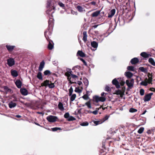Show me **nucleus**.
Listing matches in <instances>:
<instances>
[{
  "label": "nucleus",
  "instance_id": "nucleus-62",
  "mask_svg": "<svg viewBox=\"0 0 155 155\" xmlns=\"http://www.w3.org/2000/svg\"><path fill=\"white\" fill-rule=\"evenodd\" d=\"M92 113L94 115H97L98 113V110H95L92 111Z\"/></svg>",
  "mask_w": 155,
  "mask_h": 155
},
{
  "label": "nucleus",
  "instance_id": "nucleus-16",
  "mask_svg": "<svg viewBox=\"0 0 155 155\" xmlns=\"http://www.w3.org/2000/svg\"><path fill=\"white\" fill-rule=\"evenodd\" d=\"M148 79H147V82L149 84H152V75L151 74L149 73L148 74Z\"/></svg>",
  "mask_w": 155,
  "mask_h": 155
},
{
  "label": "nucleus",
  "instance_id": "nucleus-3",
  "mask_svg": "<svg viewBox=\"0 0 155 155\" xmlns=\"http://www.w3.org/2000/svg\"><path fill=\"white\" fill-rule=\"evenodd\" d=\"M52 30V29L48 28L44 32L45 36L47 41L51 40L50 38H51Z\"/></svg>",
  "mask_w": 155,
  "mask_h": 155
},
{
  "label": "nucleus",
  "instance_id": "nucleus-47",
  "mask_svg": "<svg viewBox=\"0 0 155 155\" xmlns=\"http://www.w3.org/2000/svg\"><path fill=\"white\" fill-rule=\"evenodd\" d=\"M140 94L141 96H143L144 94V90L143 89H141L140 91Z\"/></svg>",
  "mask_w": 155,
  "mask_h": 155
},
{
  "label": "nucleus",
  "instance_id": "nucleus-58",
  "mask_svg": "<svg viewBox=\"0 0 155 155\" xmlns=\"http://www.w3.org/2000/svg\"><path fill=\"white\" fill-rule=\"evenodd\" d=\"M122 91L120 90H117L116 91V93H115L117 95L120 94L121 92Z\"/></svg>",
  "mask_w": 155,
  "mask_h": 155
},
{
  "label": "nucleus",
  "instance_id": "nucleus-37",
  "mask_svg": "<svg viewBox=\"0 0 155 155\" xmlns=\"http://www.w3.org/2000/svg\"><path fill=\"white\" fill-rule=\"evenodd\" d=\"M77 8L78 11L80 12H82L83 11V8L80 6L78 5L77 7Z\"/></svg>",
  "mask_w": 155,
  "mask_h": 155
},
{
  "label": "nucleus",
  "instance_id": "nucleus-46",
  "mask_svg": "<svg viewBox=\"0 0 155 155\" xmlns=\"http://www.w3.org/2000/svg\"><path fill=\"white\" fill-rule=\"evenodd\" d=\"M72 71H71L69 72H67L65 73V75L67 76V77H70Z\"/></svg>",
  "mask_w": 155,
  "mask_h": 155
},
{
  "label": "nucleus",
  "instance_id": "nucleus-1",
  "mask_svg": "<svg viewBox=\"0 0 155 155\" xmlns=\"http://www.w3.org/2000/svg\"><path fill=\"white\" fill-rule=\"evenodd\" d=\"M55 8L54 6H52L46 11L47 14L49 15L51 14V18L49 17V19L48 21V28H50L51 29H53L54 23V20L53 18V16L52 14L54 12V11H53L51 12V11L52 10H54Z\"/></svg>",
  "mask_w": 155,
  "mask_h": 155
},
{
  "label": "nucleus",
  "instance_id": "nucleus-50",
  "mask_svg": "<svg viewBox=\"0 0 155 155\" xmlns=\"http://www.w3.org/2000/svg\"><path fill=\"white\" fill-rule=\"evenodd\" d=\"M82 126H87L88 125V123L87 122H83L80 124Z\"/></svg>",
  "mask_w": 155,
  "mask_h": 155
},
{
  "label": "nucleus",
  "instance_id": "nucleus-38",
  "mask_svg": "<svg viewBox=\"0 0 155 155\" xmlns=\"http://www.w3.org/2000/svg\"><path fill=\"white\" fill-rule=\"evenodd\" d=\"M144 127H141L137 131V132L140 134H141L144 131Z\"/></svg>",
  "mask_w": 155,
  "mask_h": 155
},
{
  "label": "nucleus",
  "instance_id": "nucleus-63",
  "mask_svg": "<svg viewBox=\"0 0 155 155\" xmlns=\"http://www.w3.org/2000/svg\"><path fill=\"white\" fill-rule=\"evenodd\" d=\"M90 4L94 6H95L96 5V2H95L94 1L92 2H90Z\"/></svg>",
  "mask_w": 155,
  "mask_h": 155
},
{
  "label": "nucleus",
  "instance_id": "nucleus-18",
  "mask_svg": "<svg viewBox=\"0 0 155 155\" xmlns=\"http://www.w3.org/2000/svg\"><path fill=\"white\" fill-rule=\"evenodd\" d=\"M45 64V62L44 61H42L40 63L39 67L38 70L39 71H41L44 68Z\"/></svg>",
  "mask_w": 155,
  "mask_h": 155
},
{
  "label": "nucleus",
  "instance_id": "nucleus-11",
  "mask_svg": "<svg viewBox=\"0 0 155 155\" xmlns=\"http://www.w3.org/2000/svg\"><path fill=\"white\" fill-rule=\"evenodd\" d=\"M15 84L18 88H21L22 83L20 80L17 79L15 82Z\"/></svg>",
  "mask_w": 155,
  "mask_h": 155
},
{
  "label": "nucleus",
  "instance_id": "nucleus-61",
  "mask_svg": "<svg viewBox=\"0 0 155 155\" xmlns=\"http://www.w3.org/2000/svg\"><path fill=\"white\" fill-rule=\"evenodd\" d=\"M71 76L73 78H78V76H77V75H75L72 74H71Z\"/></svg>",
  "mask_w": 155,
  "mask_h": 155
},
{
  "label": "nucleus",
  "instance_id": "nucleus-53",
  "mask_svg": "<svg viewBox=\"0 0 155 155\" xmlns=\"http://www.w3.org/2000/svg\"><path fill=\"white\" fill-rule=\"evenodd\" d=\"M52 130L53 131H55L58 130H60L61 128L59 127H55L51 128Z\"/></svg>",
  "mask_w": 155,
  "mask_h": 155
},
{
  "label": "nucleus",
  "instance_id": "nucleus-48",
  "mask_svg": "<svg viewBox=\"0 0 155 155\" xmlns=\"http://www.w3.org/2000/svg\"><path fill=\"white\" fill-rule=\"evenodd\" d=\"M137 111V110L133 108H130L129 110V111L130 112L134 113L136 112Z\"/></svg>",
  "mask_w": 155,
  "mask_h": 155
},
{
  "label": "nucleus",
  "instance_id": "nucleus-6",
  "mask_svg": "<svg viewBox=\"0 0 155 155\" xmlns=\"http://www.w3.org/2000/svg\"><path fill=\"white\" fill-rule=\"evenodd\" d=\"M126 83L129 88H131L133 87L134 84V79H131L130 80H127L126 81Z\"/></svg>",
  "mask_w": 155,
  "mask_h": 155
},
{
  "label": "nucleus",
  "instance_id": "nucleus-27",
  "mask_svg": "<svg viewBox=\"0 0 155 155\" xmlns=\"http://www.w3.org/2000/svg\"><path fill=\"white\" fill-rule=\"evenodd\" d=\"M148 61L151 64L155 66V62L153 58H149L148 59Z\"/></svg>",
  "mask_w": 155,
  "mask_h": 155
},
{
  "label": "nucleus",
  "instance_id": "nucleus-52",
  "mask_svg": "<svg viewBox=\"0 0 155 155\" xmlns=\"http://www.w3.org/2000/svg\"><path fill=\"white\" fill-rule=\"evenodd\" d=\"M70 116V114L69 113L67 112L65 113L64 115V117L65 118L68 119Z\"/></svg>",
  "mask_w": 155,
  "mask_h": 155
},
{
  "label": "nucleus",
  "instance_id": "nucleus-2",
  "mask_svg": "<svg viewBox=\"0 0 155 155\" xmlns=\"http://www.w3.org/2000/svg\"><path fill=\"white\" fill-rule=\"evenodd\" d=\"M114 21L116 25L118 24L120 26L124 25L125 24V21L122 16L119 15L117 18V17L114 19Z\"/></svg>",
  "mask_w": 155,
  "mask_h": 155
},
{
  "label": "nucleus",
  "instance_id": "nucleus-20",
  "mask_svg": "<svg viewBox=\"0 0 155 155\" xmlns=\"http://www.w3.org/2000/svg\"><path fill=\"white\" fill-rule=\"evenodd\" d=\"M16 105V103L13 102L12 101H11L8 104V106L10 108L15 107Z\"/></svg>",
  "mask_w": 155,
  "mask_h": 155
},
{
  "label": "nucleus",
  "instance_id": "nucleus-15",
  "mask_svg": "<svg viewBox=\"0 0 155 155\" xmlns=\"http://www.w3.org/2000/svg\"><path fill=\"white\" fill-rule=\"evenodd\" d=\"M140 55L142 57L145 59L151 56V54H148L146 52H142L140 54Z\"/></svg>",
  "mask_w": 155,
  "mask_h": 155
},
{
  "label": "nucleus",
  "instance_id": "nucleus-13",
  "mask_svg": "<svg viewBox=\"0 0 155 155\" xmlns=\"http://www.w3.org/2000/svg\"><path fill=\"white\" fill-rule=\"evenodd\" d=\"M116 10L114 9H112L108 14V18H112L115 14Z\"/></svg>",
  "mask_w": 155,
  "mask_h": 155
},
{
  "label": "nucleus",
  "instance_id": "nucleus-26",
  "mask_svg": "<svg viewBox=\"0 0 155 155\" xmlns=\"http://www.w3.org/2000/svg\"><path fill=\"white\" fill-rule=\"evenodd\" d=\"M58 108L61 111H63L64 110V107H63L62 103L61 102H59L58 105Z\"/></svg>",
  "mask_w": 155,
  "mask_h": 155
},
{
  "label": "nucleus",
  "instance_id": "nucleus-17",
  "mask_svg": "<svg viewBox=\"0 0 155 155\" xmlns=\"http://www.w3.org/2000/svg\"><path fill=\"white\" fill-rule=\"evenodd\" d=\"M11 75L13 77H17L18 75V72L15 70H11Z\"/></svg>",
  "mask_w": 155,
  "mask_h": 155
},
{
  "label": "nucleus",
  "instance_id": "nucleus-28",
  "mask_svg": "<svg viewBox=\"0 0 155 155\" xmlns=\"http://www.w3.org/2000/svg\"><path fill=\"white\" fill-rule=\"evenodd\" d=\"M37 77L40 80H43V78L42 75V73L41 71L38 72V73Z\"/></svg>",
  "mask_w": 155,
  "mask_h": 155
},
{
  "label": "nucleus",
  "instance_id": "nucleus-22",
  "mask_svg": "<svg viewBox=\"0 0 155 155\" xmlns=\"http://www.w3.org/2000/svg\"><path fill=\"white\" fill-rule=\"evenodd\" d=\"M125 75L128 78H130L133 75V74L130 71H127L125 72Z\"/></svg>",
  "mask_w": 155,
  "mask_h": 155
},
{
  "label": "nucleus",
  "instance_id": "nucleus-49",
  "mask_svg": "<svg viewBox=\"0 0 155 155\" xmlns=\"http://www.w3.org/2000/svg\"><path fill=\"white\" fill-rule=\"evenodd\" d=\"M139 69L143 72H145L146 71V69L143 67H140L139 68Z\"/></svg>",
  "mask_w": 155,
  "mask_h": 155
},
{
  "label": "nucleus",
  "instance_id": "nucleus-30",
  "mask_svg": "<svg viewBox=\"0 0 155 155\" xmlns=\"http://www.w3.org/2000/svg\"><path fill=\"white\" fill-rule=\"evenodd\" d=\"M147 78H146V79L144 80V81H142L140 83V84L142 85L147 86L148 85V82L147 81Z\"/></svg>",
  "mask_w": 155,
  "mask_h": 155
},
{
  "label": "nucleus",
  "instance_id": "nucleus-39",
  "mask_svg": "<svg viewBox=\"0 0 155 155\" xmlns=\"http://www.w3.org/2000/svg\"><path fill=\"white\" fill-rule=\"evenodd\" d=\"M44 73L45 75H49L51 74L50 71L48 70H46L44 72Z\"/></svg>",
  "mask_w": 155,
  "mask_h": 155
},
{
  "label": "nucleus",
  "instance_id": "nucleus-29",
  "mask_svg": "<svg viewBox=\"0 0 155 155\" xmlns=\"http://www.w3.org/2000/svg\"><path fill=\"white\" fill-rule=\"evenodd\" d=\"M91 46L94 48H96L98 46V43L95 41L91 42Z\"/></svg>",
  "mask_w": 155,
  "mask_h": 155
},
{
  "label": "nucleus",
  "instance_id": "nucleus-32",
  "mask_svg": "<svg viewBox=\"0 0 155 155\" xmlns=\"http://www.w3.org/2000/svg\"><path fill=\"white\" fill-rule=\"evenodd\" d=\"M71 97L70 98V102L71 101L72 102L73 101L76 97V94H73L71 96Z\"/></svg>",
  "mask_w": 155,
  "mask_h": 155
},
{
  "label": "nucleus",
  "instance_id": "nucleus-55",
  "mask_svg": "<svg viewBox=\"0 0 155 155\" xmlns=\"http://www.w3.org/2000/svg\"><path fill=\"white\" fill-rule=\"evenodd\" d=\"M82 97L85 100H87L88 98L89 97L88 96L87 94H85Z\"/></svg>",
  "mask_w": 155,
  "mask_h": 155
},
{
  "label": "nucleus",
  "instance_id": "nucleus-36",
  "mask_svg": "<svg viewBox=\"0 0 155 155\" xmlns=\"http://www.w3.org/2000/svg\"><path fill=\"white\" fill-rule=\"evenodd\" d=\"M127 69L128 70L131 71H134V67L133 66H128L127 67Z\"/></svg>",
  "mask_w": 155,
  "mask_h": 155
},
{
  "label": "nucleus",
  "instance_id": "nucleus-59",
  "mask_svg": "<svg viewBox=\"0 0 155 155\" xmlns=\"http://www.w3.org/2000/svg\"><path fill=\"white\" fill-rule=\"evenodd\" d=\"M105 140H104V141H103L102 142V148H104L105 150H106V149L105 147Z\"/></svg>",
  "mask_w": 155,
  "mask_h": 155
},
{
  "label": "nucleus",
  "instance_id": "nucleus-60",
  "mask_svg": "<svg viewBox=\"0 0 155 155\" xmlns=\"http://www.w3.org/2000/svg\"><path fill=\"white\" fill-rule=\"evenodd\" d=\"M101 108H102L103 110H104L105 109L107 108V107H103V106H101L99 108H96V109H97V110H99Z\"/></svg>",
  "mask_w": 155,
  "mask_h": 155
},
{
  "label": "nucleus",
  "instance_id": "nucleus-25",
  "mask_svg": "<svg viewBox=\"0 0 155 155\" xmlns=\"http://www.w3.org/2000/svg\"><path fill=\"white\" fill-rule=\"evenodd\" d=\"M100 11H97L93 12L91 15V16L92 17H96L100 13Z\"/></svg>",
  "mask_w": 155,
  "mask_h": 155
},
{
  "label": "nucleus",
  "instance_id": "nucleus-12",
  "mask_svg": "<svg viewBox=\"0 0 155 155\" xmlns=\"http://www.w3.org/2000/svg\"><path fill=\"white\" fill-rule=\"evenodd\" d=\"M130 62L132 64H136L139 62V60L137 58H134L131 59Z\"/></svg>",
  "mask_w": 155,
  "mask_h": 155
},
{
  "label": "nucleus",
  "instance_id": "nucleus-7",
  "mask_svg": "<svg viewBox=\"0 0 155 155\" xmlns=\"http://www.w3.org/2000/svg\"><path fill=\"white\" fill-rule=\"evenodd\" d=\"M95 101L97 102L99 101L104 102L106 99V98L104 97H99L98 96H96L94 97Z\"/></svg>",
  "mask_w": 155,
  "mask_h": 155
},
{
  "label": "nucleus",
  "instance_id": "nucleus-21",
  "mask_svg": "<svg viewBox=\"0 0 155 155\" xmlns=\"http://www.w3.org/2000/svg\"><path fill=\"white\" fill-rule=\"evenodd\" d=\"M15 46L10 45H6V47L9 51H13L15 48Z\"/></svg>",
  "mask_w": 155,
  "mask_h": 155
},
{
  "label": "nucleus",
  "instance_id": "nucleus-34",
  "mask_svg": "<svg viewBox=\"0 0 155 155\" xmlns=\"http://www.w3.org/2000/svg\"><path fill=\"white\" fill-rule=\"evenodd\" d=\"M48 87L50 88H53L55 87L54 83H52L51 81H50V82L49 83L48 85Z\"/></svg>",
  "mask_w": 155,
  "mask_h": 155
},
{
  "label": "nucleus",
  "instance_id": "nucleus-5",
  "mask_svg": "<svg viewBox=\"0 0 155 155\" xmlns=\"http://www.w3.org/2000/svg\"><path fill=\"white\" fill-rule=\"evenodd\" d=\"M7 64L9 67H12L15 64V61L14 58H10L7 60Z\"/></svg>",
  "mask_w": 155,
  "mask_h": 155
},
{
  "label": "nucleus",
  "instance_id": "nucleus-33",
  "mask_svg": "<svg viewBox=\"0 0 155 155\" xmlns=\"http://www.w3.org/2000/svg\"><path fill=\"white\" fill-rule=\"evenodd\" d=\"M83 82L85 86H87L88 84V81L86 78H84L83 79Z\"/></svg>",
  "mask_w": 155,
  "mask_h": 155
},
{
  "label": "nucleus",
  "instance_id": "nucleus-8",
  "mask_svg": "<svg viewBox=\"0 0 155 155\" xmlns=\"http://www.w3.org/2000/svg\"><path fill=\"white\" fill-rule=\"evenodd\" d=\"M153 93H151L145 95L143 98L144 101L145 102H146L150 101L152 95H153Z\"/></svg>",
  "mask_w": 155,
  "mask_h": 155
},
{
  "label": "nucleus",
  "instance_id": "nucleus-42",
  "mask_svg": "<svg viewBox=\"0 0 155 155\" xmlns=\"http://www.w3.org/2000/svg\"><path fill=\"white\" fill-rule=\"evenodd\" d=\"M76 120L75 118L72 116H70L68 119V121H74Z\"/></svg>",
  "mask_w": 155,
  "mask_h": 155
},
{
  "label": "nucleus",
  "instance_id": "nucleus-51",
  "mask_svg": "<svg viewBox=\"0 0 155 155\" xmlns=\"http://www.w3.org/2000/svg\"><path fill=\"white\" fill-rule=\"evenodd\" d=\"M80 68H81V67L80 66L77 65V66H75L74 67H73V68H72V70H73L76 71V69L77 68L80 70Z\"/></svg>",
  "mask_w": 155,
  "mask_h": 155
},
{
  "label": "nucleus",
  "instance_id": "nucleus-41",
  "mask_svg": "<svg viewBox=\"0 0 155 155\" xmlns=\"http://www.w3.org/2000/svg\"><path fill=\"white\" fill-rule=\"evenodd\" d=\"M100 155H106L107 153L105 151L101 149L100 150Z\"/></svg>",
  "mask_w": 155,
  "mask_h": 155
},
{
  "label": "nucleus",
  "instance_id": "nucleus-24",
  "mask_svg": "<svg viewBox=\"0 0 155 155\" xmlns=\"http://www.w3.org/2000/svg\"><path fill=\"white\" fill-rule=\"evenodd\" d=\"M83 40L85 42L87 41V32L86 31H84L83 33Z\"/></svg>",
  "mask_w": 155,
  "mask_h": 155
},
{
  "label": "nucleus",
  "instance_id": "nucleus-40",
  "mask_svg": "<svg viewBox=\"0 0 155 155\" xmlns=\"http://www.w3.org/2000/svg\"><path fill=\"white\" fill-rule=\"evenodd\" d=\"M69 95L70 96L72 94V93L73 91V89L72 87L71 86L69 90Z\"/></svg>",
  "mask_w": 155,
  "mask_h": 155
},
{
  "label": "nucleus",
  "instance_id": "nucleus-19",
  "mask_svg": "<svg viewBox=\"0 0 155 155\" xmlns=\"http://www.w3.org/2000/svg\"><path fill=\"white\" fill-rule=\"evenodd\" d=\"M50 82V81L49 80H46L45 81L42 83L41 84V86L42 87H47L48 86L49 83Z\"/></svg>",
  "mask_w": 155,
  "mask_h": 155
},
{
  "label": "nucleus",
  "instance_id": "nucleus-43",
  "mask_svg": "<svg viewBox=\"0 0 155 155\" xmlns=\"http://www.w3.org/2000/svg\"><path fill=\"white\" fill-rule=\"evenodd\" d=\"M4 90L7 92H11V90L9 88L7 87L6 86H4Z\"/></svg>",
  "mask_w": 155,
  "mask_h": 155
},
{
  "label": "nucleus",
  "instance_id": "nucleus-9",
  "mask_svg": "<svg viewBox=\"0 0 155 155\" xmlns=\"http://www.w3.org/2000/svg\"><path fill=\"white\" fill-rule=\"evenodd\" d=\"M112 83L113 85H115L117 88H120L119 83L116 78H114L112 80Z\"/></svg>",
  "mask_w": 155,
  "mask_h": 155
},
{
  "label": "nucleus",
  "instance_id": "nucleus-57",
  "mask_svg": "<svg viewBox=\"0 0 155 155\" xmlns=\"http://www.w3.org/2000/svg\"><path fill=\"white\" fill-rule=\"evenodd\" d=\"M110 87L109 86H107V85L106 86L105 89V91H107V92H108L110 91Z\"/></svg>",
  "mask_w": 155,
  "mask_h": 155
},
{
  "label": "nucleus",
  "instance_id": "nucleus-10",
  "mask_svg": "<svg viewBox=\"0 0 155 155\" xmlns=\"http://www.w3.org/2000/svg\"><path fill=\"white\" fill-rule=\"evenodd\" d=\"M47 41L49 42L48 46V48L49 50H52L54 47V43L51 40H50Z\"/></svg>",
  "mask_w": 155,
  "mask_h": 155
},
{
  "label": "nucleus",
  "instance_id": "nucleus-14",
  "mask_svg": "<svg viewBox=\"0 0 155 155\" xmlns=\"http://www.w3.org/2000/svg\"><path fill=\"white\" fill-rule=\"evenodd\" d=\"M21 94L23 95H26L28 94V91L25 88H21L20 90Z\"/></svg>",
  "mask_w": 155,
  "mask_h": 155
},
{
  "label": "nucleus",
  "instance_id": "nucleus-45",
  "mask_svg": "<svg viewBox=\"0 0 155 155\" xmlns=\"http://www.w3.org/2000/svg\"><path fill=\"white\" fill-rule=\"evenodd\" d=\"M58 5L61 7L63 9H65V5L62 2H60L58 3Z\"/></svg>",
  "mask_w": 155,
  "mask_h": 155
},
{
  "label": "nucleus",
  "instance_id": "nucleus-23",
  "mask_svg": "<svg viewBox=\"0 0 155 155\" xmlns=\"http://www.w3.org/2000/svg\"><path fill=\"white\" fill-rule=\"evenodd\" d=\"M77 55L82 57H84L85 56V54L82 51L80 50L78 51Z\"/></svg>",
  "mask_w": 155,
  "mask_h": 155
},
{
  "label": "nucleus",
  "instance_id": "nucleus-31",
  "mask_svg": "<svg viewBox=\"0 0 155 155\" xmlns=\"http://www.w3.org/2000/svg\"><path fill=\"white\" fill-rule=\"evenodd\" d=\"M92 121L93 122L94 124H95V125H96V126L102 123V122L101 120H93Z\"/></svg>",
  "mask_w": 155,
  "mask_h": 155
},
{
  "label": "nucleus",
  "instance_id": "nucleus-56",
  "mask_svg": "<svg viewBox=\"0 0 155 155\" xmlns=\"http://www.w3.org/2000/svg\"><path fill=\"white\" fill-rule=\"evenodd\" d=\"M80 60L83 62V63L84 64V65L87 66V63L83 58H80Z\"/></svg>",
  "mask_w": 155,
  "mask_h": 155
},
{
  "label": "nucleus",
  "instance_id": "nucleus-64",
  "mask_svg": "<svg viewBox=\"0 0 155 155\" xmlns=\"http://www.w3.org/2000/svg\"><path fill=\"white\" fill-rule=\"evenodd\" d=\"M150 90L151 91L155 92V88L153 87H151L150 88Z\"/></svg>",
  "mask_w": 155,
  "mask_h": 155
},
{
  "label": "nucleus",
  "instance_id": "nucleus-35",
  "mask_svg": "<svg viewBox=\"0 0 155 155\" xmlns=\"http://www.w3.org/2000/svg\"><path fill=\"white\" fill-rule=\"evenodd\" d=\"M109 117V116H108L107 115H106L103 118L101 119V120L102 123L104 122L105 121L107 120L108 119Z\"/></svg>",
  "mask_w": 155,
  "mask_h": 155
},
{
  "label": "nucleus",
  "instance_id": "nucleus-44",
  "mask_svg": "<svg viewBox=\"0 0 155 155\" xmlns=\"http://www.w3.org/2000/svg\"><path fill=\"white\" fill-rule=\"evenodd\" d=\"M85 104L86 105L88 108H91V103L90 101L87 102L85 103Z\"/></svg>",
  "mask_w": 155,
  "mask_h": 155
},
{
  "label": "nucleus",
  "instance_id": "nucleus-54",
  "mask_svg": "<svg viewBox=\"0 0 155 155\" xmlns=\"http://www.w3.org/2000/svg\"><path fill=\"white\" fill-rule=\"evenodd\" d=\"M76 92L80 93L81 92V91L78 87H76L74 90Z\"/></svg>",
  "mask_w": 155,
  "mask_h": 155
},
{
  "label": "nucleus",
  "instance_id": "nucleus-4",
  "mask_svg": "<svg viewBox=\"0 0 155 155\" xmlns=\"http://www.w3.org/2000/svg\"><path fill=\"white\" fill-rule=\"evenodd\" d=\"M57 118L56 117L49 115L46 118L47 120L50 122H54L56 121Z\"/></svg>",
  "mask_w": 155,
  "mask_h": 155
}]
</instances>
